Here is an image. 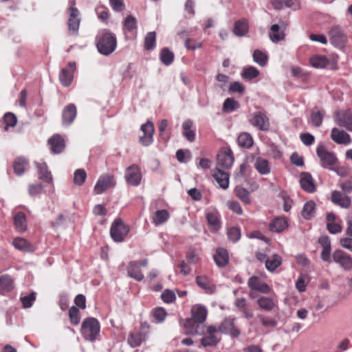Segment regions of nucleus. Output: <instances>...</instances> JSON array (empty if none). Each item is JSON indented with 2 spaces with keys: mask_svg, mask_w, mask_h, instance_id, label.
Segmentation results:
<instances>
[{
  "mask_svg": "<svg viewBox=\"0 0 352 352\" xmlns=\"http://www.w3.org/2000/svg\"><path fill=\"white\" fill-rule=\"evenodd\" d=\"M192 317L185 320L184 327L188 334H199L200 324L207 317V309L204 306L195 305L191 310Z\"/></svg>",
  "mask_w": 352,
  "mask_h": 352,
  "instance_id": "obj_1",
  "label": "nucleus"
},
{
  "mask_svg": "<svg viewBox=\"0 0 352 352\" xmlns=\"http://www.w3.org/2000/svg\"><path fill=\"white\" fill-rule=\"evenodd\" d=\"M96 42L98 52L104 56L110 55L117 47L116 35L107 30H101L98 33Z\"/></svg>",
  "mask_w": 352,
  "mask_h": 352,
  "instance_id": "obj_2",
  "label": "nucleus"
},
{
  "mask_svg": "<svg viewBox=\"0 0 352 352\" xmlns=\"http://www.w3.org/2000/svg\"><path fill=\"white\" fill-rule=\"evenodd\" d=\"M80 331L85 340L94 342L99 336L100 331V323L94 318H87L82 322Z\"/></svg>",
  "mask_w": 352,
  "mask_h": 352,
  "instance_id": "obj_3",
  "label": "nucleus"
},
{
  "mask_svg": "<svg viewBox=\"0 0 352 352\" xmlns=\"http://www.w3.org/2000/svg\"><path fill=\"white\" fill-rule=\"evenodd\" d=\"M129 232V228L121 219H116L112 223L110 234L115 242H122Z\"/></svg>",
  "mask_w": 352,
  "mask_h": 352,
  "instance_id": "obj_4",
  "label": "nucleus"
},
{
  "mask_svg": "<svg viewBox=\"0 0 352 352\" xmlns=\"http://www.w3.org/2000/svg\"><path fill=\"white\" fill-rule=\"evenodd\" d=\"M333 262L341 269L349 272L352 270V257L342 250H336L332 254Z\"/></svg>",
  "mask_w": 352,
  "mask_h": 352,
  "instance_id": "obj_5",
  "label": "nucleus"
},
{
  "mask_svg": "<svg viewBox=\"0 0 352 352\" xmlns=\"http://www.w3.org/2000/svg\"><path fill=\"white\" fill-rule=\"evenodd\" d=\"M316 153L320 160L321 165L323 168H330L336 164L337 158L333 153L327 151L323 145L317 147Z\"/></svg>",
  "mask_w": 352,
  "mask_h": 352,
  "instance_id": "obj_6",
  "label": "nucleus"
},
{
  "mask_svg": "<svg viewBox=\"0 0 352 352\" xmlns=\"http://www.w3.org/2000/svg\"><path fill=\"white\" fill-rule=\"evenodd\" d=\"M331 43L336 47L342 48L346 42V36L344 33L341 27L333 26L329 32Z\"/></svg>",
  "mask_w": 352,
  "mask_h": 352,
  "instance_id": "obj_7",
  "label": "nucleus"
},
{
  "mask_svg": "<svg viewBox=\"0 0 352 352\" xmlns=\"http://www.w3.org/2000/svg\"><path fill=\"white\" fill-rule=\"evenodd\" d=\"M75 5V1H72L69 9V18L68 20V29L72 34H77L80 23V19L78 16L79 12L78 9L74 7Z\"/></svg>",
  "mask_w": 352,
  "mask_h": 352,
  "instance_id": "obj_8",
  "label": "nucleus"
},
{
  "mask_svg": "<svg viewBox=\"0 0 352 352\" xmlns=\"http://www.w3.org/2000/svg\"><path fill=\"white\" fill-rule=\"evenodd\" d=\"M116 186V181L113 176L109 175H104L99 177L97 181L94 192L96 195H100L106 190L113 188Z\"/></svg>",
  "mask_w": 352,
  "mask_h": 352,
  "instance_id": "obj_9",
  "label": "nucleus"
},
{
  "mask_svg": "<svg viewBox=\"0 0 352 352\" xmlns=\"http://www.w3.org/2000/svg\"><path fill=\"white\" fill-rule=\"evenodd\" d=\"M235 320L236 318L233 317L226 318L220 324L221 333L228 334L233 338L239 337L241 331L236 327Z\"/></svg>",
  "mask_w": 352,
  "mask_h": 352,
  "instance_id": "obj_10",
  "label": "nucleus"
},
{
  "mask_svg": "<svg viewBox=\"0 0 352 352\" xmlns=\"http://www.w3.org/2000/svg\"><path fill=\"white\" fill-rule=\"evenodd\" d=\"M140 129L143 133V135L140 137V143L144 146L151 145L153 142L154 125L153 122L148 121L141 126Z\"/></svg>",
  "mask_w": 352,
  "mask_h": 352,
  "instance_id": "obj_11",
  "label": "nucleus"
},
{
  "mask_svg": "<svg viewBox=\"0 0 352 352\" xmlns=\"http://www.w3.org/2000/svg\"><path fill=\"white\" fill-rule=\"evenodd\" d=\"M248 286L252 291L258 292L261 294H267L271 292L270 287L256 276H252L249 278Z\"/></svg>",
  "mask_w": 352,
  "mask_h": 352,
  "instance_id": "obj_12",
  "label": "nucleus"
},
{
  "mask_svg": "<svg viewBox=\"0 0 352 352\" xmlns=\"http://www.w3.org/2000/svg\"><path fill=\"white\" fill-rule=\"evenodd\" d=\"M75 70L76 63L74 61L69 62L67 67L61 69L59 74V80L63 86L68 87L71 85Z\"/></svg>",
  "mask_w": 352,
  "mask_h": 352,
  "instance_id": "obj_13",
  "label": "nucleus"
},
{
  "mask_svg": "<svg viewBox=\"0 0 352 352\" xmlns=\"http://www.w3.org/2000/svg\"><path fill=\"white\" fill-rule=\"evenodd\" d=\"M205 217L208 226L213 230H218L221 227L220 214L219 212L213 208H208L205 210Z\"/></svg>",
  "mask_w": 352,
  "mask_h": 352,
  "instance_id": "obj_14",
  "label": "nucleus"
},
{
  "mask_svg": "<svg viewBox=\"0 0 352 352\" xmlns=\"http://www.w3.org/2000/svg\"><path fill=\"white\" fill-rule=\"evenodd\" d=\"M336 122L340 126L352 131V114L349 110L337 111L335 116Z\"/></svg>",
  "mask_w": 352,
  "mask_h": 352,
  "instance_id": "obj_15",
  "label": "nucleus"
},
{
  "mask_svg": "<svg viewBox=\"0 0 352 352\" xmlns=\"http://www.w3.org/2000/svg\"><path fill=\"white\" fill-rule=\"evenodd\" d=\"M125 179L129 184L133 186H137L140 184L142 175L137 165L133 164L126 168Z\"/></svg>",
  "mask_w": 352,
  "mask_h": 352,
  "instance_id": "obj_16",
  "label": "nucleus"
},
{
  "mask_svg": "<svg viewBox=\"0 0 352 352\" xmlns=\"http://www.w3.org/2000/svg\"><path fill=\"white\" fill-rule=\"evenodd\" d=\"M250 122L253 126L258 127L262 131H267L270 127L268 118L261 111L254 113Z\"/></svg>",
  "mask_w": 352,
  "mask_h": 352,
  "instance_id": "obj_17",
  "label": "nucleus"
},
{
  "mask_svg": "<svg viewBox=\"0 0 352 352\" xmlns=\"http://www.w3.org/2000/svg\"><path fill=\"white\" fill-rule=\"evenodd\" d=\"M234 162V157L230 150L220 152L217 155V165L223 168H231Z\"/></svg>",
  "mask_w": 352,
  "mask_h": 352,
  "instance_id": "obj_18",
  "label": "nucleus"
},
{
  "mask_svg": "<svg viewBox=\"0 0 352 352\" xmlns=\"http://www.w3.org/2000/svg\"><path fill=\"white\" fill-rule=\"evenodd\" d=\"M76 107L74 104L67 105L63 110L62 122L63 125L71 124L76 117Z\"/></svg>",
  "mask_w": 352,
  "mask_h": 352,
  "instance_id": "obj_19",
  "label": "nucleus"
},
{
  "mask_svg": "<svg viewBox=\"0 0 352 352\" xmlns=\"http://www.w3.org/2000/svg\"><path fill=\"white\" fill-rule=\"evenodd\" d=\"M300 184L301 188L307 192L311 193L316 190L314 179L309 173L304 172L300 174Z\"/></svg>",
  "mask_w": 352,
  "mask_h": 352,
  "instance_id": "obj_20",
  "label": "nucleus"
},
{
  "mask_svg": "<svg viewBox=\"0 0 352 352\" xmlns=\"http://www.w3.org/2000/svg\"><path fill=\"white\" fill-rule=\"evenodd\" d=\"M50 149L54 154L61 153L65 148V140L60 135H54L48 140Z\"/></svg>",
  "mask_w": 352,
  "mask_h": 352,
  "instance_id": "obj_21",
  "label": "nucleus"
},
{
  "mask_svg": "<svg viewBox=\"0 0 352 352\" xmlns=\"http://www.w3.org/2000/svg\"><path fill=\"white\" fill-rule=\"evenodd\" d=\"M331 138L338 144H349L351 143L350 135L344 131L337 128L332 129Z\"/></svg>",
  "mask_w": 352,
  "mask_h": 352,
  "instance_id": "obj_22",
  "label": "nucleus"
},
{
  "mask_svg": "<svg viewBox=\"0 0 352 352\" xmlns=\"http://www.w3.org/2000/svg\"><path fill=\"white\" fill-rule=\"evenodd\" d=\"M35 164L37 168L38 179L47 183H51L52 182V176L51 172L47 169L46 163L41 162H36Z\"/></svg>",
  "mask_w": 352,
  "mask_h": 352,
  "instance_id": "obj_23",
  "label": "nucleus"
},
{
  "mask_svg": "<svg viewBox=\"0 0 352 352\" xmlns=\"http://www.w3.org/2000/svg\"><path fill=\"white\" fill-rule=\"evenodd\" d=\"M127 274L131 278L138 281H141L144 278V274L140 270L138 261H131L127 267Z\"/></svg>",
  "mask_w": 352,
  "mask_h": 352,
  "instance_id": "obj_24",
  "label": "nucleus"
},
{
  "mask_svg": "<svg viewBox=\"0 0 352 352\" xmlns=\"http://www.w3.org/2000/svg\"><path fill=\"white\" fill-rule=\"evenodd\" d=\"M14 288V280L11 276L3 274L0 276V292L1 294L8 293Z\"/></svg>",
  "mask_w": 352,
  "mask_h": 352,
  "instance_id": "obj_25",
  "label": "nucleus"
},
{
  "mask_svg": "<svg viewBox=\"0 0 352 352\" xmlns=\"http://www.w3.org/2000/svg\"><path fill=\"white\" fill-rule=\"evenodd\" d=\"M331 201L334 204L344 208H349L351 204V200L348 196L343 195L340 192L337 190H334L332 192Z\"/></svg>",
  "mask_w": 352,
  "mask_h": 352,
  "instance_id": "obj_26",
  "label": "nucleus"
},
{
  "mask_svg": "<svg viewBox=\"0 0 352 352\" xmlns=\"http://www.w3.org/2000/svg\"><path fill=\"white\" fill-rule=\"evenodd\" d=\"M212 176L219 184V186L226 190L229 186V175L217 168L213 170Z\"/></svg>",
  "mask_w": 352,
  "mask_h": 352,
  "instance_id": "obj_27",
  "label": "nucleus"
},
{
  "mask_svg": "<svg viewBox=\"0 0 352 352\" xmlns=\"http://www.w3.org/2000/svg\"><path fill=\"white\" fill-rule=\"evenodd\" d=\"M216 265L220 267H225L229 261L228 251L224 248H217L213 256Z\"/></svg>",
  "mask_w": 352,
  "mask_h": 352,
  "instance_id": "obj_28",
  "label": "nucleus"
},
{
  "mask_svg": "<svg viewBox=\"0 0 352 352\" xmlns=\"http://www.w3.org/2000/svg\"><path fill=\"white\" fill-rule=\"evenodd\" d=\"M249 30L248 21L245 19H241L234 23L233 33L237 36H245Z\"/></svg>",
  "mask_w": 352,
  "mask_h": 352,
  "instance_id": "obj_29",
  "label": "nucleus"
},
{
  "mask_svg": "<svg viewBox=\"0 0 352 352\" xmlns=\"http://www.w3.org/2000/svg\"><path fill=\"white\" fill-rule=\"evenodd\" d=\"M288 226L287 221L282 217L274 219L269 225L271 232L280 233L284 231Z\"/></svg>",
  "mask_w": 352,
  "mask_h": 352,
  "instance_id": "obj_30",
  "label": "nucleus"
},
{
  "mask_svg": "<svg viewBox=\"0 0 352 352\" xmlns=\"http://www.w3.org/2000/svg\"><path fill=\"white\" fill-rule=\"evenodd\" d=\"M254 166L261 175H267L271 171L268 160L261 157L256 159Z\"/></svg>",
  "mask_w": 352,
  "mask_h": 352,
  "instance_id": "obj_31",
  "label": "nucleus"
},
{
  "mask_svg": "<svg viewBox=\"0 0 352 352\" xmlns=\"http://www.w3.org/2000/svg\"><path fill=\"white\" fill-rule=\"evenodd\" d=\"M170 218V214L166 210H157L152 218V222L156 226L165 223Z\"/></svg>",
  "mask_w": 352,
  "mask_h": 352,
  "instance_id": "obj_32",
  "label": "nucleus"
},
{
  "mask_svg": "<svg viewBox=\"0 0 352 352\" xmlns=\"http://www.w3.org/2000/svg\"><path fill=\"white\" fill-rule=\"evenodd\" d=\"M15 228L17 231L23 232L27 229L26 217L23 212H17L14 218Z\"/></svg>",
  "mask_w": 352,
  "mask_h": 352,
  "instance_id": "obj_33",
  "label": "nucleus"
},
{
  "mask_svg": "<svg viewBox=\"0 0 352 352\" xmlns=\"http://www.w3.org/2000/svg\"><path fill=\"white\" fill-rule=\"evenodd\" d=\"M282 263V258L278 254H273L271 257H269L265 267L270 272H274L278 268Z\"/></svg>",
  "mask_w": 352,
  "mask_h": 352,
  "instance_id": "obj_34",
  "label": "nucleus"
},
{
  "mask_svg": "<svg viewBox=\"0 0 352 352\" xmlns=\"http://www.w3.org/2000/svg\"><path fill=\"white\" fill-rule=\"evenodd\" d=\"M28 164V161L23 157H18L13 163V168L16 175H22L24 172L25 167Z\"/></svg>",
  "mask_w": 352,
  "mask_h": 352,
  "instance_id": "obj_35",
  "label": "nucleus"
},
{
  "mask_svg": "<svg viewBox=\"0 0 352 352\" xmlns=\"http://www.w3.org/2000/svg\"><path fill=\"white\" fill-rule=\"evenodd\" d=\"M219 342V339L215 335L206 333L201 339V344L204 347L215 346Z\"/></svg>",
  "mask_w": 352,
  "mask_h": 352,
  "instance_id": "obj_36",
  "label": "nucleus"
},
{
  "mask_svg": "<svg viewBox=\"0 0 352 352\" xmlns=\"http://www.w3.org/2000/svg\"><path fill=\"white\" fill-rule=\"evenodd\" d=\"M258 306L264 310L271 311L274 309L276 304L274 300L269 297L262 296L257 300Z\"/></svg>",
  "mask_w": 352,
  "mask_h": 352,
  "instance_id": "obj_37",
  "label": "nucleus"
},
{
  "mask_svg": "<svg viewBox=\"0 0 352 352\" xmlns=\"http://www.w3.org/2000/svg\"><path fill=\"white\" fill-rule=\"evenodd\" d=\"M329 61L324 56L315 55L311 57L310 63L315 68H324Z\"/></svg>",
  "mask_w": 352,
  "mask_h": 352,
  "instance_id": "obj_38",
  "label": "nucleus"
},
{
  "mask_svg": "<svg viewBox=\"0 0 352 352\" xmlns=\"http://www.w3.org/2000/svg\"><path fill=\"white\" fill-rule=\"evenodd\" d=\"M13 245L18 250L30 252L32 250V245L23 238H16L13 241Z\"/></svg>",
  "mask_w": 352,
  "mask_h": 352,
  "instance_id": "obj_39",
  "label": "nucleus"
},
{
  "mask_svg": "<svg viewBox=\"0 0 352 352\" xmlns=\"http://www.w3.org/2000/svg\"><path fill=\"white\" fill-rule=\"evenodd\" d=\"M238 143L240 146L250 148L253 144L252 136L247 133H242L238 137Z\"/></svg>",
  "mask_w": 352,
  "mask_h": 352,
  "instance_id": "obj_40",
  "label": "nucleus"
},
{
  "mask_svg": "<svg viewBox=\"0 0 352 352\" xmlns=\"http://www.w3.org/2000/svg\"><path fill=\"white\" fill-rule=\"evenodd\" d=\"M239 108V102L232 98H226L223 104V111L224 112H232Z\"/></svg>",
  "mask_w": 352,
  "mask_h": 352,
  "instance_id": "obj_41",
  "label": "nucleus"
},
{
  "mask_svg": "<svg viewBox=\"0 0 352 352\" xmlns=\"http://www.w3.org/2000/svg\"><path fill=\"white\" fill-rule=\"evenodd\" d=\"M87 173L82 168H78L74 173V183L77 186H82L87 178Z\"/></svg>",
  "mask_w": 352,
  "mask_h": 352,
  "instance_id": "obj_42",
  "label": "nucleus"
},
{
  "mask_svg": "<svg viewBox=\"0 0 352 352\" xmlns=\"http://www.w3.org/2000/svg\"><path fill=\"white\" fill-rule=\"evenodd\" d=\"M168 121L166 119L162 120L159 123V133L160 138L167 142L170 137V132L167 131Z\"/></svg>",
  "mask_w": 352,
  "mask_h": 352,
  "instance_id": "obj_43",
  "label": "nucleus"
},
{
  "mask_svg": "<svg viewBox=\"0 0 352 352\" xmlns=\"http://www.w3.org/2000/svg\"><path fill=\"white\" fill-rule=\"evenodd\" d=\"M315 206L316 204L313 201H309L305 204L302 211V215L305 219H309L313 217Z\"/></svg>",
  "mask_w": 352,
  "mask_h": 352,
  "instance_id": "obj_44",
  "label": "nucleus"
},
{
  "mask_svg": "<svg viewBox=\"0 0 352 352\" xmlns=\"http://www.w3.org/2000/svg\"><path fill=\"white\" fill-rule=\"evenodd\" d=\"M160 60L165 65H170L174 60V54L168 48H164L160 53Z\"/></svg>",
  "mask_w": 352,
  "mask_h": 352,
  "instance_id": "obj_45",
  "label": "nucleus"
},
{
  "mask_svg": "<svg viewBox=\"0 0 352 352\" xmlns=\"http://www.w3.org/2000/svg\"><path fill=\"white\" fill-rule=\"evenodd\" d=\"M253 60L260 66H265L267 63V56L259 50H256L253 52Z\"/></svg>",
  "mask_w": 352,
  "mask_h": 352,
  "instance_id": "obj_46",
  "label": "nucleus"
},
{
  "mask_svg": "<svg viewBox=\"0 0 352 352\" xmlns=\"http://www.w3.org/2000/svg\"><path fill=\"white\" fill-rule=\"evenodd\" d=\"M258 75L259 71L253 66L245 68L241 73L242 78L246 80H252L256 78Z\"/></svg>",
  "mask_w": 352,
  "mask_h": 352,
  "instance_id": "obj_47",
  "label": "nucleus"
},
{
  "mask_svg": "<svg viewBox=\"0 0 352 352\" xmlns=\"http://www.w3.org/2000/svg\"><path fill=\"white\" fill-rule=\"evenodd\" d=\"M156 34L155 32L147 33L144 38V47L147 50H153L155 47Z\"/></svg>",
  "mask_w": 352,
  "mask_h": 352,
  "instance_id": "obj_48",
  "label": "nucleus"
},
{
  "mask_svg": "<svg viewBox=\"0 0 352 352\" xmlns=\"http://www.w3.org/2000/svg\"><path fill=\"white\" fill-rule=\"evenodd\" d=\"M236 196L243 203L248 204L250 203L249 192L244 188L236 187L234 190Z\"/></svg>",
  "mask_w": 352,
  "mask_h": 352,
  "instance_id": "obj_49",
  "label": "nucleus"
},
{
  "mask_svg": "<svg viewBox=\"0 0 352 352\" xmlns=\"http://www.w3.org/2000/svg\"><path fill=\"white\" fill-rule=\"evenodd\" d=\"M143 341V336L142 333H130L128 338V343L132 347H137L141 344Z\"/></svg>",
  "mask_w": 352,
  "mask_h": 352,
  "instance_id": "obj_50",
  "label": "nucleus"
},
{
  "mask_svg": "<svg viewBox=\"0 0 352 352\" xmlns=\"http://www.w3.org/2000/svg\"><path fill=\"white\" fill-rule=\"evenodd\" d=\"M197 284L208 292L212 293L214 287L210 285L207 278L204 276H197L196 278Z\"/></svg>",
  "mask_w": 352,
  "mask_h": 352,
  "instance_id": "obj_51",
  "label": "nucleus"
},
{
  "mask_svg": "<svg viewBox=\"0 0 352 352\" xmlns=\"http://www.w3.org/2000/svg\"><path fill=\"white\" fill-rule=\"evenodd\" d=\"M137 20L132 15H128L124 19V27L126 30L131 31L137 28Z\"/></svg>",
  "mask_w": 352,
  "mask_h": 352,
  "instance_id": "obj_52",
  "label": "nucleus"
},
{
  "mask_svg": "<svg viewBox=\"0 0 352 352\" xmlns=\"http://www.w3.org/2000/svg\"><path fill=\"white\" fill-rule=\"evenodd\" d=\"M69 316L70 318L71 322L74 324L77 325L80 323V316H79V310L76 307H72L69 311Z\"/></svg>",
  "mask_w": 352,
  "mask_h": 352,
  "instance_id": "obj_53",
  "label": "nucleus"
},
{
  "mask_svg": "<svg viewBox=\"0 0 352 352\" xmlns=\"http://www.w3.org/2000/svg\"><path fill=\"white\" fill-rule=\"evenodd\" d=\"M3 120L6 126L5 130H8V126H14L16 124L17 119L16 116L12 113H6L3 116Z\"/></svg>",
  "mask_w": 352,
  "mask_h": 352,
  "instance_id": "obj_54",
  "label": "nucleus"
},
{
  "mask_svg": "<svg viewBox=\"0 0 352 352\" xmlns=\"http://www.w3.org/2000/svg\"><path fill=\"white\" fill-rule=\"evenodd\" d=\"M228 237L233 243H236L241 238V230L239 228L232 227L228 232Z\"/></svg>",
  "mask_w": 352,
  "mask_h": 352,
  "instance_id": "obj_55",
  "label": "nucleus"
},
{
  "mask_svg": "<svg viewBox=\"0 0 352 352\" xmlns=\"http://www.w3.org/2000/svg\"><path fill=\"white\" fill-rule=\"evenodd\" d=\"M161 298L165 303H172L176 299L175 293L170 289H165L162 293Z\"/></svg>",
  "mask_w": 352,
  "mask_h": 352,
  "instance_id": "obj_56",
  "label": "nucleus"
},
{
  "mask_svg": "<svg viewBox=\"0 0 352 352\" xmlns=\"http://www.w3.org/2000/svg\"><path fill=\"white\" fill-rule=\"evenodd\" d=\"M35 300L36 294L34 292L31 293L30 295L21 297V302L25 308L31 307Z\"/></svg>",
  "mask_w": 352,
  "mask_h": 352,
  "instance_id": "obj_57",
  "label": "nucleus"
},
{
  "mask_svg": "<svg viewBox=\"0 0 352 352\" xmlns=\"http://www.w3.org/2000/svg\"><path fill=\"white\" fill-rule=\"evenodd\" d=\"M323 113L322 111L312 112L311 115V123L316 126H320L322 123Z\"/></svg>",
  "mask_w": 352,
  "mask_h": 352,
  "instance_id": "obj_58",
  "label": "nucleus"
},
{
  "mask_svg": "<svg viewBox=\"0 0 352 352\" xmlns=\"http://www.w3.org/2000/svg\"><path fill=\"white\" fill-rule=\"evenodd\" d=\"M327 230L333 234L341 232L342 226L337 222H329L327 223Z\"/></svg>",
  "mask_w": 352,
  "mask_h": 352,
  "instance_id": "obj_59",
  "label": "nucleus"
},
{
  "mask_svg": "<svg viewBox=\"0 0 352 352\" xmlns=\"http://www.w3.org/2000/svg\"><path fill=\"white\" fill-rule=\"evenodd\" d=\"M167 314L166 310L162 307H158L153 312L154 318L159 322H162L164 320Z\"/></svg>",
  "mask_w": 352,
  "mask_h": 352,
  "instance_id": "obj_60",
  "label": "nucleus"
},
{
  "mask_svg": "<svg viewBox=\"0 0 352 352\" xmlns=\"http://www.w3.org/2000/svg\"><path fill=\"white\" fill-rule=\"evenodd\" d=\"M43 186L41 184H30L28 188V192L30 196H35L41 193Z\"/></svg>",
  "mask_w": 352,
  "mask_h": 352,
  "instance_id": "obj_61",
  "label": "nucleus"
},
{
  "mask_svg": "<svg viewBox=\"0 0 352 352\" xmlns=\"http://www.w3.org/2000/svg\"><path fill=\"white\" fill-rule=\"evenodd\" d=\"M331 248H323L321 252V259L329 264L333 262L332 256H331Z\"/></svg>",
  "mask_w": 352,
  "mask_h": 352,
  "instance_id": "obj_62",
  "label": "nucleus"
},
{
  "mask_svg": "<svg viewBox=\"0 0 352 352\" xmlns=\"http://www.w3.org/2000/svg\"><path fill=\"white\" fill-rule=\"evenodd\" d=\"M301 141L306 146H310L314 143L315 138L309 133H302L300 136Z\"/></svg>",
  "mask_w": 352,
  "mask_h": 352,
  "instance_id": "obj_63",
  "label": "nucleus"
},
{
  "mask_svg": "<svg viewBox=\"0 0 352 352\" xmlns=\"http://www.w3.org/2000/svg\"><path fill=\"white\" fill-rule=\"evenodd\" d=\"M96 14L100 19L106 21L108 17V9L104 6H98L96 8Z\"/></svg>",
  "mask_w": 352,
  "mask_h": 352,
  "instance_id": "obj_64",
  "label": "nucleus"
}]
</instances>
